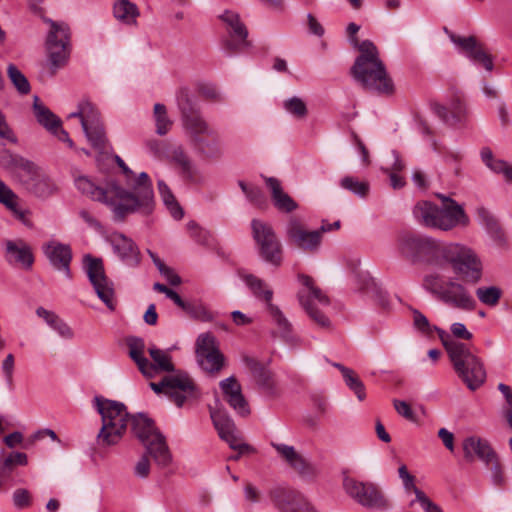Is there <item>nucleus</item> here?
Wrapping results in <instances>:
<instances>
[{
    "label": "nucleus",
    "mask_w": 512,
    "mask_h": 512,
    "mask_svg": "<svg viewBox=\"0 0 512 512\" xmlns=\"http://www.w3.org/2000/svg\"><path fill=\"white\" fill-rule=\"evenodd\" d=\"M397 248L411 262H425L434 267L424 276L423 287L436 299L462 311L476 308L477 302L468 285L480 282L483 264L474 250L412 233L400 234Z\"/></svg>",
    "instance_id": "obj_1"
},
{
    "label": "nucleus",
    "mask_w": 512,
    "mask_h": 512,
    "mask_svg": "<svg viewBox=\"0 0 512 512\" xmlns=\"http://www.w3.org/2000/svg\"><path fill=\"white\" fill-rule=\"evenodd\" d=\"M75 185L83 195L110 207L116 222H123L128 215L134 213L148 216L155 208L152 182L145 172L139 174L133 184V192L121 187L106 191L86 176L76 178Z\"/></svg>",
    "instance_id": "obj_2"
},
{
    "label": "nucleus",
    "mask_w": 512,
    "mask_h": 512,
    "mask_svg": "<svg viewBox=\"0 0 512 512\" xmlns=\"http://www.w3.org/2000/svg\"><path fill=\"white\" fill-rule=\"evenodd\" d=\"M153 362H150L152 369L140 371L146 378H154L160 372H174L164 376L159 382H150L149 387L156 394L166 395L178 407L193 398L198 397L197 387L193 379L183 371H176L168 351L161 350L155 345L148 348Z\"/></svg>",
    "instance_id": "obj_3"
},
{
    "label": "nucleus",
    "mask_w": 512,
    "mask_h": 512,
    "mask_svg": "<svg viewBox=\"0 0 512 512\" xmlns=\"http://www.w3.org/2000/svg\"><path fill=\"white\" fill-rule=\"evenodd\" d=\"M177 104L193 148L207 158H220L223 155L220 135L194 107L187 88L178 90Z\"/></svg>",
    "instance_id": "obj_4"
},
{
    "label": "nucleus",
    "mask_w": 512,
    "mask_h": 512,
    "mask_svg": "<svg viewBox=\"0 0 512 512\" xmlns=\"http://www.w3.org/2000/svg\"><path fill=\"white\" fill-rule=\"evenodd\" d=\"M358 50L360 55L351 68L353 78L367 91L378 94L392 93L393 81L379 57L375 44L370 40H364L359 44Z\"/></svg>",
    "instance_id": "obj_5"
},
{
    "label": "nucleus",
    "mask_w": 512,
    "mask_h": 512,
    "mask_svg": "<svg viewBox=\"0 0 512 512\" xmlns=\"http://www.w3.org/2000/svg\"><path fill=\"white\" fill-rule=\"evenodd\" d=\"M437 334L449 356L454 371L471 391L481 387L486 380V370L475 348L453 340L448 332L437 329Z\"/></svg>",
    "instance_id": "obj_6"
},
{
    "label": "nucleus",
    "mask_w": 512,
    "mask_h": 512,
    "mask_svg": "<svg viewBox=\"0 0 512 512\" xmlns=\"http://www.w3.org/2000/svg\"><path fill=\"white\" fill-rule=\"evenodd\" d=\"M94 408L101 415L102 426L96 441L100 447L118 444L123 438L129 421V413L122 402L95 396Z\"/></svg>",
    "instance_id": "obj_7"
},
{
    "label": "nucleus",
    "mask_w": 512,
    "mask_h": 512,
    "mask_svg": "<svg viewBox=\"0 0 512 512\" xmlns=\"http://www.w3.org/2000/svg\"><path fill=\"white\" fill-rule=\"evenodd\" d=\"M413 217L418 224L430 229L450 231L458 226L466 227L470 219L460 204L451 209H440L431 201H418L413 207Z\"/></svg>",
    "instance_id": "obj_8"
},
{
    "label": "nucleus",
    "mask_w": 512,
    "mask_h": 512,
    "mask_svg": "<svg viewBox=\"0 0 512 512\" xmlns=\"http://www.w3.org/2000/svg\"><path fill=\"white\" fill-rule=\"evenodd\" d=\"M132 432L144 445L147 453L161 468H166L172 462V455L166 443L165 437L156 428L154 421L143 413H138L130 418Z\"/></svg>",
    "instance_id": "obj_9"
},
{
    "label": "nucleus",
    "mask_w": 512,
    "mask_h": 512,
    "mask_svg": "<svg viewBox=\"0 0 512 512\" xmlns=\"http://www.w3.org/2000/svg\"><path fill=\"white\" fill-rule=\"evenodd\" d=\"M303 289L298 293L301 306L309 317L320 327L329 328L331 322L323 309L330 305L329 298L314 284V280L307 275L299 277Z\"/></svg>",
    "instance_id": "obj_10"
},
{
    "label": "nucleus",
    "mask_w": 512,
    "mask_h": 512,
    "mask_svg": "<svg viewBox=\"0 0 512 512\" xmlns=\"http://www.w3.org/2000/svg\"><path fill=\"white\" fill-rule=\"evenodd\" d=\"M343 487L351 498L365 508L387 511L392 507L384 491L373 482H361L347 477L343 481Z\"/></svg>",
    "instance_id": "obj_11"
},
{
    "label": "nucleus",
    "mask_w": 512,
    "mask_h": 512,
    "mask_svg": "<svg viewBox=\"0 0 512 512\" xmlns=\"http://www.w3.org/2000/svg\"><path fill=\"white\" fill-rule=\"evenodd\" d=\"M72 117L80 119L82 129L91 145L101 152L104 151L108 140L97 108L90 101L83 100L79 102L77 111L69 115V118Z\"/></svg>",
    "instance_id": "obj_12"
},
{
    "label": "nucleus",
    "mask_w": 512,
    "mask_h": 512,
    "mask_svg": "<svg viewBox=\"0 0 512 512\" xmlns=\"http://www.w3.org/2000/svg\"><path fill=\"white\" fill-rule=\"evenodd\" d=\"M251 228L253 239L258 246L262 259L273 266H280L283 259V249L272 226L254 219L251 222Z\"/></svg>",
    "instance_id": "obj_13"
},
{
    "label": "nucleus",
    "mask_w": 512,
    "mask_h": 512,
    "mask_svg": "<svg viewBox=\"0 0 512 512\" xmlns=\"http://www.w3.org/2000/svg\"><path fill=\"white\" fill-rule=\"evenodd\" d=\"M50 24V31L47 36L46 46L49 62L52 66V73L64 66L70 53L69 28L62 22H56L51 19H45Z\"/></svg>",
    "instance_id": "obj_14"
},
{
    "label": "nucleus",
    "mask_w": 512,
    "mask_h": 512,
    "mask_svg": "<svg viewBox=\"0 0 512 512\" xmlns=\"http://www.w3.org/2000/svg\"><path fill=\"white\" fill-rule=\"evenodd\" d=\"M285 234L288 243L295 248L316 254L322 246V235L318 230H309L305 223L296 216H291L285 226Z\"/></svg>",
    "instance_id": "obj_15"
},
{
    "label": "nucleus",
    "mask_w": 512,
    "mask_h": 512,
    "mask_svg": "<svg viewBox=\"0 0 512 512\" xmlns=\"http://www.w3.org/2000/svg\"><path fill=\"white\" fill-rule=\"evenodd\" d=\"M195 354L198 365L209 374L219 373L225 365V357L211 332L202 333L197 337Z\"/></svg>",
    "instance_id": "obj_16"
},
{
    "label": "nucleus",
    "mask_w": 512,
    "mask_h": 512,
    "mask_svg": "<svg viewBox=\"0 0 512 512\" xmlns=\"http://www.w3.org/2000/svg\"><path fill=\"white\" fill-rule=\"evenodd\" d=\"M84 266L86 274L91 282L99 299L107 306L108 309H115L114 286L104 270L103 262L100 258H94L90 255L84 257Z\"/></svg>",
    "instance_id": "obj_17"
},
{
    "label": "nucleus",
    "mask_w": 512,
    "mask_h": 512,
    "mask_svg": "<svg viewBox=\"0 0 512 512\" xmlns=\"http://www.w3.org/2000/svg\"><path fill=\"white\" fill-rule=\"evenodd\" d=\"M210 416L219 437L224 440L231 449L239 450L240 453H251L254 449L243 442L234 421L223 411L211 410Z\"/></svg>",
    "instance_id": "obj_18"
},
{
    "label": "nucleus",
    "mask_w": 512,
    "mask_h": 512,
    "mask_svg": "<svg viewBox=\"0 0 512 512\" xmlns=\"http://www.w3.org/2000/svg\"><path fill=\"white\" fill-rule=\"evenodd\" d=\"M220 19L226 24L230 39L225 41L224 49L229 53H236L248 46V31L241 21L239 15L233 11L227 10Z\"/></svg>",
    "instance_id": "obj_19"
},
{
    "label": "nucleus",
    "mask_w": 512,
    "mask_h": 512,
    "mask_svg": "<svg viewBox=\"0 0 512 512\" xmlns=\"http://www.w3.org/2000/svg\"><path fill=\"white\" fill-rule=\"evenodd\" d=\"M27 191L38 198L46 199L56 192V185L36 164L19 180Z\"/></svg>",
    "instance_id": "obj_20"
},
{
    "label": "nucleus",
    "mask_w": 512,
    "mask_h": 512,
    "mask_svg": "<svg viewBox=\"0 0 512 512\" xmlns=\"http://www.w3.org/2000/svg\"><path fill=\"white\" fill-rule=\"evenodd\" d=\"M272 501L280 512H317L300 492L289 488L275 489Z\"/></svg>",
    "instance_id": "obj_21"
},
{
    "label": "nucleus",
    "mask_w": 512,
    "mask_h": 512,
    "mask_svg": "<svg viewBox=\"0 0 512 512\" xmlns=\"http://www.w3.org/2000/svg\"><path fill=\"white\" fill-rule=\"evenodd\" d=\"M4 259L12 266H20L24 269H30L34 262V257L30 245L23 239L5 240Z\"/></svg>",
    "instance_id": "obj_22"
},
{
    "label": "nucleus",
    "mask_w": 512,
    "mask_h": 512,
    "mask_svg": "<svg viewBox=\"0 0 512 512\" xmlns=\"http://www.w3.org/2000/svg\"><path fill=\"white\" fill-rule=\"evenodd\" d=\"M219 386L224 399L239 416L246 417L250 414L249 404L242 394L240 383L234 376L221 380Z\"/></svg>",
    "instance_id": "obj_23"
},
{
    "label": "nucleus",
    "mask_w": 512,
    "mask_h": 512,
    "mask_svg": "<svg viewBox=\"0 0 512 512\" xmlns=\"http://www.w3.org/2000/svg\"><path fill=\"white\" fill-rule=\"evenodd\" d=\"M114 253L120 260L130 267H137L141 262V253L136 243L121 233H114L109 237Z\"/></svg>",
    "instance_id": "obj_24"
},
{
    "label": "nucleus",
    "mask_w": 512,
    "mask_h": 512,
    "mask_svg": "<svg viewBox=\"0 0 512 512\" xmlns=\"http://www.w3.org/2000/svg\"><path fill=\"white\" fill-rule=\"evenodd\" d=\"M277 455L301 476H309L314 472L313 466L293 446L284 443L271 442Z\"/></svg>",
    "instance_id": "obj_25"
},
{
    "label": "nucleus",
    "mask_w": 512,
    "mask_h": 512,
    "mask_svg": "<svg viewBox=\"0 0 512 512\" xmlns=\"http://www.w3.org/2000/svg\"><path fill=\"white\" fill-rule=\"evenodd\" d=\"M452 42L460 47L465 55L475 64L482 65L487 71L493 70V61L489 54L478 44L473 36H451Z\"/></svg>",
    "instance_id": "obj_26"
},
{
    "label": "nucleus",
    "mask_w": 512,
    "mask_h": 512,
    "mask_svg": "<svg viewBox=\"0 0 512 512\" xmlns=\"http://www.w3.org/2000/svg\"><path fill=\"white\" fill-rule=\"evenodd\" d=\"M43 251L55 269L64 272L67 278H71L72 251L69 245L50 241L44 245Z\"/></svg>",
    "instance_id": "obj_27"
},
{
    "label": "nucleus",
    "mask_w": 512,
    "mask_h": 512,
    "mask_svg": "<svg viewBox=\"0 0 512 512\" xmlns=\"http://www.w3.org/2000/svg\"><path fill=\"white\" fill-rule=\"evenodd\" d=\"M464 457L467 461L473 462L475 457L490 465V462L497 456L487 440L471 436L463 441Z\"/></svg>",
    "instance_id": "obj_28"
},
{
    "label": "nucleus",
    "mask_w": 512,
    "mask_h": 512,
    "mask_svg": "<svg viewBox=\"0 0 512 512\" xmlns=\"http://www.w3.org/2000/svg\"><path fill=\"white\" fill-rule=\"evenodd\" d=\"M246 363L258 387L265 394L275 396L277 394V387L273 373L254 359H247Z\"/></svg>",
    "instance_id": "obj_29"
},
{
    "label": "nucleus",
    "mask_w": 512,
    "mask_h": 512,
    "mask_svg": "<svg viewBox=\"0 0 512 512\" xmlns=\"http://www.w3.org/2000/svg\"><path fill=\"white\" fill-rule=\"evenodd\" d=\"M265 182L271 191L272 200L278 210L289 213L298 208L297 203L283 191L281 183L277 178L265 177Z\"/></svg>",
    "instance_id": "obj_30"
},
{
    "label": "nucleus",
    "mask_w": 512,
    "mask_h": 512,
    "mask_svg": "<svg viewBox=\"0 0 512 512\" xmlns=\"http://www.w3.org/2000/svg\"><path fill=\"white\" fill-rule=\"evenodd\" d=\"M431 108L443 122L451 125L461 122L466 115L465 104L459 98L454 99L449 108L439 103H433Z\"/></svg>",
    "instance_id": "obj_31"
},
{
    "label": "nucleus",
    "mask_w": 512,
    "mask_h": 512,
    "mask_svg": "<svg viewBox=\"0 0 512 512\" xmlns=\"http://www.w3.org/2000/svg\"><path fill=\"white\" fill-rule=\"evenodd\" d=\"M239 276L241 280L248 286L254 297L260 301H263L266 304V307H268L269 304H273V290L268 283H266L261 278L249 273L240 272Z\"/></svg>",
    "instance_id": "obj_32"
},
{
    "label": "nucleus",
    "mask_w": 512,
    "mask_h": 512,
    "mask_svg": "<svg viewBox=\"0 0 512 512\" xmlns=\"http://www.w3.org/2000/svg\"><path fill=\"white\" fill-rule=\"evenodd\" d=\"M266 309L272 318L273 323L277 326L280 336L291 345L300 344V339L292 333V324L285 317L280 308L274 304H269Z\"/></svg>",
    "instance_id": "obj_33"
},
{
    "label": "nucleus",
    "mask_w": 512,
    "mask_h": 512,
    "mask_svg": "<svg viewBox=\"0 0 512 512\" xmlns=\"http://www.w3.org/2000/svg\"><path fill=\"white\" fill-rule=\"evenodd\" d=\"M32 164L33 162L10 151L5 150L0 153V165L9 170L19 180L25 173L31 170Z\"/></svg>",
    "instance_id": "obj_34"
},
{
    "label": "nucleus",
    "mask_w": 512,
    "mask_h": 512,
    "mask_svg": "<svg viewBox=\"0 0 512 512\" xmlns=\"http://www.w3.org/2000/svg\"><path fill=\"white\" fill-rule=\"evenodd\" d=\"M127 346L129 349L130 358L136 363L139 371H144L145 369H152L150 366V361L145 357V342L140 337H129L127 339Z\"/></svg>",
    "instance_id": "obj_35"
},
{
    "label": "nucleus",
    "mask_w": 512,
    "mask_h": 512,
    "mask_svg": "<svg viewBox=\"0 0 512 512\" xmlns=\"http://www.w3.org/2000/svg\"><path fill=\"white\" fill-rule=\"evenodd\" d=\"M113 13L118 21L127 25L135 24L139 16L137 6L129 0H117L113 7Z\"/></svg>",
    "instance_id": "obj_36"
},
{
    "label": "nucleus",
    "mask_w": 512,
    "mask_h": 512,
    "mask_svg": "<svg viewBox=\"0 0 512 512\" xmlns=\"http://www.w3.org/2000/svg\"><path fill=\"white\" fill-rule=\"evenodd\" d=\"M33 111L38 123L48 131L54 130L61 123L60 119L42 104L37 96H34Z\"/></svg>",
    "instance_id": "obj_37"
},
{
    "label": "nucleus",
    "mask_w": 512,
    "mask_h": 512,
    "mask_svg": "<svg viewBox=\"0 0 512 512\" xmlns=\"http://www.w3.org/2000/svg\"><path fill=\"white\" fill-rule=\"evenodd\" d=\"M158 189L162 201L169 210L172 217L176 220H180L183 217L184 212L169 187L163 181H159Z\"/></svg>",
    "instance_id": "obj_38"
},
{
    "label": "nucleus",
    "mask_w": 512,
    "mask_h": 512,
    "mask_svg": "<svg viewBox=\"0 0 512 512\" xmlns=\"http://www.w3.org/2000/svg\"><path fill=\"white\" fill-rule=\"evenodd\" d=\"M153 116L155 120L156 133L160 136L166 135L173 124L172 120L168 117L166 107L161 103H156L153 109Z\"/></svg>",
    "instance_id": "obj_39"
},
{
    "label": "nucleus",
    "mask_w": 512,
    "mask_h": 512,
    "mask_svg": "<svg viewBox=\"0 0 512 512\" xmlns=\"http://www.w3.org/2000/svg\"><path fill=\"white\" fill-rule=\"evenodd\" d=\"M476 296L482 304L495 306L501 299L502 290L497 286H483L476 289Z\"/></svg>",
    "instance_id": "obj_40"
},
{
    "label": "nucleus",
    "mask_w": 512,
    "mask_h": 512,
    "mask_svg": "<svg viewBox=\"0 0 512 512\" xmlns=\"http://www.w3.org/2000/svg\"><path fill=\"white\" fill-rule=\"evenodd\" d=\"M7 74L20 94L26 95L30 92L31 87L26 76L13 64H10L7 68Z\"/></svg>",
    "instance_id": "obj_41"
},
{
    "label": "nucleus",
    "mask_w": 512,
    "mask_h": 512,
    "mask_svg": "<svg viewBox=\"0 0 512 512\" xmlns=\"http://www.w3.org/2000/svg\"><path fill=\"white\" fill-rule=\"evenodd\" d=\"M477 220L480 225L493 235H497L500 231L499 224L495 216L486 208L479 207L476 210Z\"/></svg>",
    "instance_id": "obj_42"
},
{
    "label": "nucleus",
    "mask_w": 512,
    "mask_h": 512,
    "mask_svg": "<svg viewBox=\"0 0 512 512\" xmlns=\"http://www.w3.org/2000/svg\"><path fill=\"white\" fill-rule=\"evenodd\" d=\"M4 206L12 213V215L22 222L27 227H32V222L30 220L31 212L23 208L20 204V199L17 196V199L9 200L4 204Z\"/></svg>",
    "instance_id": "obj_43"
},
{
    "label": "nucleus",
    "mask_w": 512,
    "mask_h": 512,
    "mask_svg": "<svg viewBox=\"0 0 512 512\" xmlns=\"http://www.w3.org/2000/svg\"><path fill=\"white\" fill-rule=\"evenodd\" d=\"M172 160L181 168L182 173L191 178L194 174V165L189 156L181 147H177L172 151Z\"/></svg>",
    "instance_id": "obj_44"
},
{
    "label": "nucleus",
    "mask_w": 512,
    "mask_h": 512,
    "mask_svg": "<svg viewBox=\"0 0 512 512\" xmlns=\"http://www.w3.org/2000/svg\"><path fill=\"white\" fill-rule=\"evenodd\" d=\"M283 108L286 112L297 119H303L307 116L308 109L305 102L299 97H291L283 102Z\"/></svg>",
    "instance_id": "obj_45"
},
{
    "label": "nucleus",
    "mask_w": 512,
    "mask_h": 512,
    "mask_svg": "<svg viewBox=\"0 0 512 512\" xmlns=\"http://www.w3.org/2000/svg\"><path fill=\"white\" fill-rule=\"evenodd\" d=\"M340 185L342 188L349 190L357 196L365 197L369 191V184L365 181H359L358 179L346 176L341 179Z\"/></svg>",
    "instance_id": "obj_46"
},
{
    "label": "nucleus",
    "mask_w": 512,
    "mask_h": 512,
    "mask_svg": "<svg viewBox=\"0 0 512 512\" xmlns=\"http://www.w3.org/2000/svg\"><path fill=\"white\" fill-rule=\"evenodd\" d=\"M345 384L357 396L359 401H363L366 397L365 386L357 374L352 370L343 377Z\"/></svg>",
    "instance_id": "obj_47"
},
{
    "label": "nucleus",
    "mask_w": 512,
    "mask_h": 512,
    "mask_svg": "<svg viewBox=\"0 0 512 512\" xmlns=\"http://www.w3.org/2000/svg\"><path fill=\"white\" fill-rule=\"evenodd\" d=\"M399 478L402 480L403 487L406 492L412 491L415 494L416 499L411 501L409 506L412 507L417 501V492L421 491L415 485V477L408 472L405 464H402L398 469Z\"/></svg>",
    "instance_id": "obj_48"
},
{
    "label": "nucleus",
    "mask_w": 512,
    "mask_h": 512,
    "mask_svg": "<svg viewBox=\"0 0 512 512\" xmlns=\"http://www.w3.org/2000/svg\"><path fill=\"white\" fill-rule=\"evenodd\" d=\"M239 186L247 199L254 205L262 206L265 203V196L259 187L249 186L244 181H239Z\"/></svg>",
    "instance_id": "obj_49"
},
{
    "label": "nucleus",
    "mask_w": 512,
    "mask_h": 512,
    "mask_svg": "<svg viewBox=\"0 0 512 512\" xmlns=\"http://www.w3.org/2000/svg\"><path fill=\"white\" fill-rule=\"evenodd\" d=\"M413 324L417 330L426 335H431L433 331L437 332V329H439L436 326H431L426 316L418 310L413 311Z\"/></svg>",
    "instance_id": "obj_50"
},
{
    "label": "nucleus",
    "mask_w": 512,
    "mask_h": 512,
    "mask_svg": "<svg viewBox=\"0 0 512 512\" xmlns=\"http://www.w3.org/2000/svg\"><path fill=\"white\" fill-rule=\"evenodd\" d=\"M28 463L27 455L23 452H14L9 454L3 461L2 469L10 473L14 465L25 466Z\"/></svg>",
    "instance_id": "obj_51"
},
{
    "label": "nucleus",
    "mask_w": 512,
    "mask_h": 512,
    "mask_svg": "<svg viewBox=\"0 0 512 512\" xmlns=\"http://www.w3.org/2000/svg\"><path fill=\"white\" fill-rule=\"evenodd\" d=\"M14 366H15L14 356H13V354H8L2 362L1 369L4 374L7 387L10 391H12L14 389V379H13Z\"/></svg>",
    "instance_id": "obj_52"
},
{
    "label": "nucleus",
    "mask_w": 512,
    "mask_h": 512,
    "mask_svg": "<svg viewBox=\"0 0 512 512\" xmlns=\"http://www.w3.org/2000/svg\"><path fill=\"white\" fill-rule=\"evenodd\" d=\"M13 504L18 509H23L31 506L32 497L27 489L19 488L13 492L12 495Z\"/></svg>",
    "instance_id": "obj_53"
},
{
    "label": "nucleus",
    "mask_w": 512,
    "mask_h": 512,
    "mask_svg": "<svg viewBox=\"0 0 512 512\" xmlns=\"http://www.w3.org/2000/svg\"><path fill=\"white\" fill-rule=\"evenodd\" d=\"M450 337L455 340H471L473 334L467 330L466 326L461 322H455L450 327Z\"/></svg>",
    "instance_id": "obj_54"
},
{
    "label": "nucleus",
    "mask_w": 512,
    "mask_h": 512,
    "mask_svg": "<svg viewBox=\"0 0 512 512\" xmlns=\"http://www.w3.org/2000/svg\"><path fill=\"white\" fill-rule=\"evenodd\" d=\"M0 139L15 144L18 139L7 122L6 116L0 111Z\"/></svg>",
    "instance_id": "obj_55"
},
{
    "label": "nucleus",
    "mask_w": 512,
    "mask_h": 512,
    "mask_svg": "<svg viewBox=\"0 0 512 512\" xmlns=\"http://www.w3.org/2000/svg\"><path fill=\"white\" fill-rule=\"evenodd\" d=\"M488 168L495 173L502 174L506 181L512 182V166L501 159H495Z\"/></svg>",
    "instance_id": "obj_56"
},
{
    "label": "nucleus",
    "mask_w": 512,
    "mask_h": 512,
    "mask_svg": "<svg viewBox=\"0 0 512 512\" xmlns=\"http://www.w3.org/2000/svg\"><path fill=\"white\" fill-rule=\"evenodd\" d=\"M393 406L400 416L404 417L405 419L411 422L416 421L415 413L413 412L411 406L406 401L394 399Z\"/></svg>",
    "instance_id": "obj_57"
},
{
    "label": "nucleus",
    "mask_w": 512,
    "mask_h": 512,
    "mask_svg": "<svg viewBox=\"0 0 512 512\" xmlns=\"http://www.w3.org/2000/svg\"><path fill=\"white\" fill-rule=\"evenodd\" d=\"M148 453L142 455V457L137 461L134 467V474L138 478L145 479L149 476L150 473V461L148 458Z\"/></svg>",
    "instance_id": "obj_58"
},
{
    "label": "nucleus",
    "mask_w": 512,
    "mask_h": 512,
    "mask_svg": "<svg viewBox=\"0 0 512 512\" xmlns=\"http://www.w3.org/2000/svg\"><path fill=\"white\" fill-rule=\"evenodd\" d=\"M491 470V478L494 485L500 486L504 483V476L502 472V468L500 466L498 457L496 456L494 460L490 462V465H487Z\"/></svg>",
    "instance_id": "obj_59"
},
{
    "label": "nucleus",
    "mask_w": 512,
    "mask_h": 512,
    "mask_svg": "<svg viewBox=\"0 0 512 512\" xmlns=\"http://www.w3.org/2000/svg\"><path fill=\"white\" fill-rule=\"evenodd\" d=\"M417 502L425 512H443V510L436 503L432 502L423 491L417 492Z\"/></svg>",
    "instance_id": "obj_60"
},
{
    "label": "nucleus",
    "mask_w": 512,
    "mask_h": 512,
    "mask_svg": "<svg viewBox=\"0 0 512 512\" xmlns=\"http://www.w3.org/2000/svg\"><path fill=\"white\" fill-rule=\"evenodd\" d=\"M118 166L122 169L123 173L127 177V184L130 186L131 190H127L128 192H133V184H135L139 175L136 177L134 172L125 164L123 159L119 156L115 157Z\"/></svg>",
    "instance_id": "obj_61"
},
{
    "label": "nucleus",
    "mask_w": 512,
    "mask_h": 512,
    "mask_svg": "<svg viewBox=\"0 0 512 512\" xmlns=\"http://www.w3.org/2000/svg\"><path fill=\"white\" fill-rule=\"evenodd\" d=\"M51 328L65 339H71L74 336L73 330L60 318Z\"/></svg>",
    "instance_id": "obj_62"
},
{
    "label": "nucleus",
    "mask_w": 512,
    "mask_h": 512,
    "mask_svg": "<svg viewBox=\"0 0 512 512\" xmlns=\"http://www.w3.org/2000/svg\"><path fill=\"white\" fill-rule=\"evenodd\" d=\"M166 297L171 299L182 310L192 312V304L185 302L174 290L171 289Z\"/></svg>",
    "instance_id": "obj_63"
},
{
    "label": "nucleus",
    "mask_w": 512,
    "mask_h": 512,
    "mask_svg": "<svg viewBox=\"0 0 512 512\" xmlns=\"http://www.w3.org/2000/svg\"><path fill=\"white\" fill-rule=\"evenodd\" d=\"M159 272L161 273L162 276L166 278V280L172 286H177L181 284V278L170 267H167L165 265Z\"/></svg>",
    "instance_id": "obj_64"
}]
</instances>
